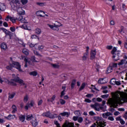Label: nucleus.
I'll use <instances>...</instances> for the list:
<instances>
[{"mask_svg":"<svg viewBox=\"0 0 127 127\" xmlns=\"http://www.w3.org/2000/svg\"><path fill=\"white\" fill-rule=\"evenodd\" d=\"M12 77L13 78V79H11V81H9V80H8V79L7 78H1V77L0 76V83L2 84V83L4 82L11 86H16V83L15 82H17V83H19L22 85V86H24L25 85L24 81H23V80L22 79H19V77H18L17 76H15V74H13Z\"/></svg>","mask_w":127,"mask_h":127,"instance_id":"nucleus-1","label":"nucleus"},{"mask_svg":"<svg viewBox=\"0 0 127 127\" xmlns=\"http://www.w3.org/2000/svg\"><path fill=\"white\" fill-rule=\"evenodd\" d=\"M95 121H96V124L94 123L90 127H105L107 126V123L103 121V119L101 117H95L94 118Z\"/></svg>","mask_w":127,"mask_h":127,"instance_id":"nucleus-2","label":"nucleus"},{"mask_svg":"<svg viewBox=\"0 0 127 127\" xmlns=\"http://www.w3.org/2000/svg\"><path fill=\"white\" fill-rule=\"evenodd\" d=\"M53 24L54 25H50V24H48L47 25L51 29H52V30H55L56 31H59V27L63 26V25L58 21H55V23Z\"/></svg>","mask_w":127,"mask_h":127,"instance_id":"nucleus-3","label":"nucleus"},{"mask_svg":"<svg viewBox=\"0 0 127 127\" xmlns=\"http://www.w3.org/2000/svg\"><path fill=\"white\" fill-rule=\"evenodd\" d=\"M111 54L113 55L114 60H115V61H118V60L119 59V58L120 57L121 52L117 50V48L114 47L111 51Z\"/></svg>","mask_w":127,"mask_h":127,"instance_id":"nucleus-4","label":"nucleus"},{"mask_svg":"<svg viewBox=\"0 0 127 127\" xmlns=\"http://www.w3.org/2000/svg\"><path fill=\"white\" fill-rule=\"evenodd\" d=\"M24 61L25 62V64L24 65V67H27L28 65H32V63H33V62H38V61L35 60V57L34 56L32 57L31 60L27 57H26L25 58Z\"/></svg>","mask_w":127,"mask_h":127,"instance_id":"nucleus-5","label":"nucleus"},{"mask_svg":"<svg viewBox=\"0 0 127 127\" xmlns=\"http://www.w3.org/2000/svg\"><path fill=\"white\" fill-rule=\"evenodd\" d=\"M90 107L97 112H100V110H102L103 112H105L106 111L105 109H104L103 105H101V104L98 103H96L95 104L91 105Z\"/></svg>","mask_w":127,"mask_h":127,"instance_id":"nucleus-6","label":"nucleus"},{"mask_svg":"<svg viewBox=\"0 0 127 127\" xmlns=\"http://www.w3.org/2000/svg\"><path fill=\"white\" fill-rule=\"evenodd\" d=\"M43 117H46L47 118H49L50 119H54L57 117V115L55 114H52L49 112H44L42 114Z\"/></svg>","mask_w":127,"mask_h":127,"instance_id":"nucleus-7","label":"nucleus"},{"mask_svg":"<svg viewBox=\"0 0 127 127\" xmlns=\"http://www.w3.org/2000/svg\"><path fill=\"white\" fill-rule=\"evenodd\" d=\"M12 65L13 67H14L15 68H16V69L18 70L19 72H23V71H22V69H21V65H20V64H19L18 62H13L12 63Z\"/></svg>","mask_w":127,"mask_h":127,"instance_id":"nucleus-8","label":"nucleus"},{"mask_svg":"<svg viewBox=\"0 0 127 127\" xmlns=\"http://www.w3.org/2000/svg\"><path fill=\"white\" fill-rule=\"evenodd\" d=\"M119 66L127 68V60L122 59L120 63H118Z\"/></svg>","mask_w":127,"mask_h":127,"instance_id":"nucleus-9","label":"nucleus"},{"mask_svg":"<svg viewBox=\"0 0 127 127\" xmlns=\"http://www.w3.org/2000/svg\"><path fill=\"white\" fill-rule=\"evenodd\" d=\"M21 28L22 29H25V30H31V27L29 25L26 24H24L23 25L20 26Z\"/></svg>","mask_w":127,"mask_h":127,"instance_id":"nucleus-10","label":"nucleus"},{"mask_svg":"<svg viewBox=\"0 0 127 127\" xmlns=\"http://www.w3.org/2000/svg\"><path fill=\"white\" fill-rule=\"evenodd\" d=\"M96 54H97L96 50H92L90 52V59L92 60L95 59V57H96Z\"/></svg>","mask_w":127,"mask_h":127,"instance_id":"nucleus-11","label":"nucleus"},{"mask_svg":"<svg viewBox=\"0 0 127 127\" xmlns=\"http://www.w3.org/2000/svg\"><path fill=\"white\" fill-rule=\"evenodd\" d=\"M98 84H106L108 82V80L106 78H100L98 80Z\"/></svg>","mask_w":127,"mask_h":127,"instance_id":"nucleus-12","label":"nucleus"},{"mask_svg":"<svg viewBox=\"0 0 127 127\" xmlns=\"http://www.w3.org/2000/svg\"><path fill=\"white\" fill-rule=\"evenodd\" d=\"M36 14L38 16H40L41 17H42L44 16V14H45V12H44L43 11H38L36 12Z\"/></svg>","mask_w":127,"mask_h":127,"instance_id":"nucleus-13","label":"nucleus"},{"mask_svg":"<svg viewBox=\"0 0 127 127\" xmlns=\"http://www.w3.org/2000/svg\"><path fill=\"white\" fill-rule=\"evenodd\" d=\"M9 19H10V20H11V21L13 23H15L16 20L15 19H14L13 17H11V16H7V17L5 19V20H6V21H8Z\"/></svg>","mask_w":127,"mask_h":127,"instance_id":"nucleus-14","label":"nucleus"},{"mask_svg":"<svg viewBox=\"0 0 127 127\" xmlns=\"http://www.w3.org/2000/svg\"><path fill=\"white\" fill-rule=\"evenodd\" d=\"M116 120L117 122H120L121 125H125V124H126L125 121H124V120H123L120 117L116 118Z\"/></svg>","mask_w":127,"mask_h":127,"instance_id":"nucleus-15","label":"nucleus"},{"mask_svg":"<svg viewBox=\"0 0 127 127\" xmlns=\"http://www.w3.org/2000/svg\"><path fill=\"white\" fill-rule=\"evenodd\" d=\"M33 127H36L37 125H38V122H37V120H36V118H34L33 120H32L31 122Z\"/></svg>","mask_w":127,"mask_h":127,"instance_id":"nucleus-16","label":"nucleus"},{"mask_svg":"<svg viewBox=\"0 0 127 127\" xmlns=\"http://www.w3.org/2000/svg\"><path fill=\"white\" fill-rule=\"evenodd\" d=\"M19 20L21 21L22 23H28L27 20L25 19V18H23L22 16H20L19 18Z\"/></svg>","mask_w":127,"mask_h":127,"instance_id":"nucleus-17","label":"nucleus"},{"mask_svg":"<svg viewBox=\"0 0 127 127\" xmlns=\"http://www.w3.org/2000/svg\"><path fill=\"white\" fill-rule=\"evenodd\" d=\"M56 99V95H53L51 99H48V102H51L52 104H54V101Z\"/></svg>","mask_w":127,"mask_h":127,"instance_id":"nucleus-18","label":"nucleus"},{"mask_svg":"<svg viewBox=\"0 0 127 127\" xmlns=\"http://www.w3.org/2000/svg\"><path fill=\"white\" fill-rule=\"evenodd\" d=\"M5 5H4V4L0 3V11L5 10Z\"/></svg>","mask_w":127,"mask_h":127,"instance_id":"nucleus-19","label":"nucleus"},{"mask_svg":"<svg viewBox=\"0 0 127 127\" xmlns=\"http://www.w3.org/2000/svg\"><path fill=\"white\" fill-rule=\"evenodd\" d=\"M1 49L3 50H6L7 49V45L5 43H3L1 44Z\"/></svg>","mask_w":127,"mask_h":127,"instance_id":"nucleus-20","label":"nucleus"},{"mask_svg":"<svg viewBox=\"0 0 127 127\" xmlns=\"http://www.w3.org/2000/svg\"><path fill=\"white\" fill-rule=\"evenodd\" d=\"M5 119H6L7 120H8L9 121H10V120H13L15 119V115H9L7 117H5Z\"/></svg>","mask_w":127,"mask_h":127,"instance_id":"nucleus-21","label":"nucleus"},{"mask_svg":"<svg viewBox=\"0 0 127 127\" xmlns=\"http://www.w3.org/2000/svg\"><path fill=\"white\" fill-rule=\"evenodd\" d=\"M27 121H31V120H34V118H33V116L32 114L28 115L26 116Z\"/></svg>","mask_w":127,"mask_h":127,"instance_id":"nucleus-22","label":"nucleus"},{"mask_svg":"<svg viewBox=\"0 0 127 127\" xmlns=\"http://www.w3.org/2000/svg\"><path fill=\"white\" fill-rule=\"evenodd\" d=\"M19 119L20 122H21V123H23V122H24V121H25V116L20 115L19 116Z\"/></svg>","mask_w":127,"mask_h":127,"instance_id":"nucleus-23","label":"nucleus"},{"mask_svg":"<svg viewBox=\"0 0 127 127\" xmlns=\"http://www.w3.org/2000/svg\"><path fill=\"white\" fill-rule=\"evenodd\" d=\"M110 116H112V114L111 113H109V112H107L106 113H104L102 115V117H103V118H104V119H107V118H108V117H109Z\"/></svg>","mask_w":127,"mask_h":127,"instance_id":"nucleus-24","label":"nucleus"},{"mask_svg":"<svg viewBox=\"0 0 127 127\" xmlns=\"http://www.w3.org/2000/svg\"><path fill=\"white\" fill-rule=\"evenodd\" d=\"M12 114H15L16 112H17V108H16V106L13 105L12 106Z\"/></svg>","mask_w":127,"mask_h":127,"instance_id":"nucleus-25","label":"nucleus"},{"mask_svg":"<svg viewBox=\"0 0 127 127\" xmlns=\"http://www.w3.org/2000/svg\"><path fill=\"white\" fill-rule=\"evenodd\" d=\"M60 116H61L63 118V117H69L70 116V113L68 112H64L60 114Z\"/></svg>","mask_w":127,"mask_h":127,"instance_id":"nucleus-26","label":"nucleus"},{"mask_svg":"<svg viewBox=\"0 0 127 127\" xmlns=\"http://www.w3.org/2000/svg\"><path fill=\"white\" fill-rule=\"evenodd\" d=\"M42 32V31H41V29L37 28L35 30V33L36 34H41V33Z\"/></svg>","mask_w":127,"mask_h":127,"instance_id":"nucleus-27","label":"nucleus"},{"mask_svg":"<svg viewBox=\"0 0 127 127\" xmlns=\"http://www.w3.org/2000/svg\"><path fill=\"white\" fill-rule=\"evenodd\" d=\"M88 53H84L83 54V56L82 58L83 61H86V60H87V59H88Z\"/></svg>","mask_w":127,"mask_h":127,"instance_id":"nucleus-28","label":"nucleus"},{"mask_svg":"<svg viewBox=\"0 0 127 127\" xmlns=\"http://www.w3.org/2000/svg\"><path fill=\"white\" fill-rule=\"evenodd\" d=\"M15 96V93L13 92L11 94H10L8 96V100L10 101V100H12L13 98H14V96Z\"/></svg>","mask_w":127,"mask_h":127,"instance_id":"nucleus-29","label":"nucleus"},{"mask_svg":"<svg viewBox=\"0 0 127 127\" xmlns=\"http://www.w3.org/2000/svg\"><path fill=\"white\" fill-rule=\"evenodd\" d=\"M44 46H43V45H39L38 44H37V48H36V49H38V50H42V49H44Z\"/></svg>","mask_w":127,"mask_h":127,"instance_id":"nucleus-30","label":"nucleus"},{"mask_svg":"<svg viewBox=\"0 0 127 127\" xmlns=\"http://www.w3.org/2000/svg\"><path fill=\"white\" fill-rule=\"evenodd\" d=\"M107 89H108V87L107 86H103L102 87V89L104 90L102 91L104 94H107V93H108V90H107Z\"/></svg>","mask_w":127,"mask_h":127,"instance_id":"nucleus-31","label":"nucleus"},{"mask_svg":"<svg viewBox=\"0 0 127 127\" xmlns=\"http://www.w3.org/2000/svg\"><path fill=\"white\" fill-rule=\"evenodd\" d=\"M37 5H39L40 6H45L46 5V2H37Z\"/></svg>","mask_w":127,"mask_h":127,"instance_id":"nucleus-32","label":"nucleus"},{"mask_svg":"<svg viewBox=\"0 0 127 127\" xmlns=\"http://www.w3.org/2000/svg\"><path fill=\"white\" fill-rule=\"evenodd\" d=\"M20 2H21L23 5H25L28 2V0H20Z\"/></svg>","mask_w":127,"mask_h":127,"instance_id":"nucleus-33","label":"nucleus"},{"mask_svg":"<svg viewBox=\"0 0 127 127\" xmlns=\"http://www.w3.org/2000/svg\"><path fill=\"white\" fill-rule=\"evenodd\" d=\"M29 74L31 76H37V72L36 71H32L29 73Z\"/></svg>","mask_w":127,"mask_h":127,"instance_id":"nucleus-34","label":"nucleus"},{"mask_svg":"<svg viewBox=\"0 0 127 127\" xmlns=\"http://www.w3.org/2000/svg\"><path fill=\"white\" fill-rule=\"evenodd\" d=\"M1 30L2 31H3V32H4V33H5V34H7V33H8V31H7V30H6V29H5V28H0V31H1Z\"/></svg>","mask_w":127,"mask_h":127,"instance_id":"nucleus-35","label":"nucleus"},{"mask_svg":"<svg viewBox=\"0 0 127 127\" xmlns=\"http://www.w3.org/2000/svg\"><path fill=\"white\" fill-rule=\"evenodd\" d=\"M111 72H113V67L112 66H109L108 67L107 70V73H111Z\"/></svg>","mask_w":127,"mask_h":127,"instance_id":"nucleus-36","label":"nucleus"},{"mask_svg":"<svg viewBox=\"0 0 127 127\" xmlns=\"http://www.w3.org/2000/svg\"><path fill=\"white\" fill-rule=\"evenodd\" d=\"M51 66H52L53 68H59V67H60V65H59V64H52Z\"/></svg>","mask_w":127,"mask_h":127,"instance_id":"nucleus-37","label":"nucleus"},{"mask_svg":"<svg viewBox=\"0 0 127 127\" xmlns=\"http://www.w3.org/2000/svg\"><path fill=\"white\" fill-rule=\"evenodd\" d=\"M13 67V65H12V64H10L9 65H7L6 66V69H7V70H11Z\"/></svg>","mask_w":127,"mask_h":127,"instance_id":"nucleus-38","label":"nucleus"},{"mask_svg":"<svg viewBox=\"0 0 127 127\" xmlns=\"http://www.w3.org/2000/svg\"><path fill=\"white\" fill-rule=\"evenodd\" d=\"M28 99H29L28 95L25 96L24 97V102L27 103V102L28 101Z\"/></svg>","mask_w":127,"mask_h":127,"instance_id":"nucleus-39","label":"nucleus"},{"mask_svg":"<svg viewBox=\"0 0 127 127\" xmlns=\"http://www.w3.org/2000/svg\"><path fill=\"white\" fill-rule=\"evenodd\" d=\"M86 86V83H83L79 88V91H82V90L84 89V88Z\"/></svg>","mask_w":127,"mask_h":127,"instance_id":"nucleus-40","label":"nucleus"},{"mask_svg":"<svg viewBox=\"0 0 127 127\" xmlns=\"http://www.w3.org/2000/svg\"><path fill=\"white\" fill-rule=\"evenodd\" d=\"M23 53L25 54V55H28V50L26 49H23Z\"/></svg>","mask_w":127,"mask_h":127,"instance_id":"nucleus-41","label":"nucleus"},{"mask_svg":"<svg viewBox=\"0 0 127 127\" xmlns=\"http://www.w3.org/2000/svg\"><path fill=\"white\" fill-rule=\"evenodd\" d=\"M29 45L30 46V47H35V48L36 49V48H37V44H33L32 43H29Z\"/></svg>","mask_w":127,"mask_h":127,"instance_id":"nucleus-42","label":"nucleus"},{"mask_svg":"<svg viewBox=\"0 0 127 127\" xmlns=\"http://www.w3.org/2000/svg\"><path fill=\"white\" fill-rule=\"evenodd\" d=\"M74 115L77 116V117H79V116H81V113L80 112V111H75L74 112Z\"/></svg>","mask_w":127,"mask_h":127,"instance_id":"nucleus-43","label":"nucleus"},{"mask_svg":"<svg viewBox=\"0 0 127 127\" xmlns=\"http://www.w3.org/2000/svg\"><path fill=\"white\" fill-rule=\"evenodd\" d=\"M116 81H117V80H116V79L113 78V79H111V80L110 81V83L112 85H116Z\"/></svg>","mask_w":127,"mask_h":127,"instance_id":"nucleus-44","label":"nucleus"},{"mask_svg":"<svg viewBox=\"0 0 127 127\" xmlns=\"http://www.w3.org/2000/svg\"><path fill=\"white\" fill-rule=\"evenodd\" d=\"M60 103L61 105H65L66 104V101L64 99H60Z\"/></svg>","mask_w":127,"mask_h":127,"instance_id":"nucleus-45","label":"nucleus"},{"mask_svg":"<svg viewBox=\"0 0 127 127\" xmlns=\"http://www.w3.org/2000/svg\"><path fill=\"white\" fill-rule=\"evenodd\" d=\"M18 43L19 44L22 45L23 47H25V44H24L23 41H22V40H19Z\"/></svg>","mask_w":127,"mask_h":127,"instance_id":"nucleus-46","label":"nucleus"},{"mask_svg":"<svg viewBox=\"0 0 127 127\" xmlns=\"http://www.w3.org/2000/svg\"><path fill=\"white\" fill-rule=\"evenodd\" d=\"M34 101L31 100L30 101V103L29 104V107H32L33 106H34Z\"/></svg>","mask_w":127,"mask_h":127,"instance_id":"nucleus-47","label":"nucleus"},{"mask_svg":"<svg viewBox=\"0 0 127 127\" xmlns=\"http://www.w3.org/2000/svg\"><path fill=\"white\" fill-rule=\"evenodd\" d=\"M66 91H62L61 93V98H63L64 96Z\"/></svg>","mask_w":127,"mask_h":127,"instance_id":"nucleus-48","label":"nucleus"},{"mask_svg":"<svg viewBox=\"0 0 127 127\" xmlns=\"http://www.w3.org/2000/svg\"><path fill=\"white\" fill-rule=\"evenodd\" d=\"M42 103H43V100L42 99H40L38 102V105L41 106L42 105Z\"/></svg>","mask_w":127,"mask_h":127,"instance_id":"nucleus-49","label":"nucleus"},{"mask_svg":"<svg viewBox=\"0 0 127 127\" xmlns=\"http://www.w3.org/2000/svg\"><path fill=\"white\" fill-rule=\"evenodd\" d=\"M90 89L92 92H95V91H94V90H97V88H96V87L93 85H91V87H90Z\"/></svg>","mask_w":127,"mask_h":127,"instance_id":"nucleus-50","label":"nucleus"},{"mask_svg":"<svg viewBox=\"0 0 127 127\" xmlns=\"http://www.w3.org/2000/svg\"><path fill=\"white\" fill-rule=\"evenodd\" d=\"M109 97V94H105L103 95H101V98H103V99H107Z\"/></svg>","mask_w":127,"mask_h":127,"instance_id":"nucleus-51","label":"nucleus"},{"mask_svg":"<svg viewBox=\"0 0 127 127\" xmlns=\"http://www.w3.org/2000/svg\"><path fill=\"white\" fill-rule=\"evenodd\" d=\"M77 121L78 122V123H82V122H83V118L82 117H79L78 119H77Z\"/></svg>","mask_w":127,"mask_h":127,"instance_id":"nucleus-52","label":"nucleus"},{"mask_svg":"<svg viewBox=\"0 0 127 127\" xmlns=\"http://www.w3.org/2000/svg\"><path fill=\"white\" fill-rule=\"evenodd\" d=\"M34 54L36 55H37V56H39L40 57H42V56L39 54V53L36 52V51H34Z\"/></svg>","mask_w":127,"mask_h":127,"instance_id":"nucleus-53","label":"nucleus"},{"mask_svg":"<svg viewBox=\"0 0 127 127\" xmlns=\"http://www.w3.org/2000/svg\"><path fill=\"white\" fill-rule=\"evenodd\" d=\"M111 67H112V68H116V67H118V64H111Z\"/></svg>","mask_w":127,"mask_h":127,"instance_id":"nucleus-54","label":"nucleus"},{"mask_svg":"<svg viewBox=\"0 0 127 127\" xmlns=\"http://www.w3.org/2000/svg\"><path fill=\"white\" fill-rule=\"evenodd\" d=\"M89 114L90 116H95L96 115V113L93 111H90L89 112Z\"/></svg>","mask_w":127,"mask_h":127,"instance_id":"nucleus-55","label":"nucleus"},{"mask_svg":"<svg viewBox=\"0 0 127 127\" xmlns=\"http://www.w3.org/2000/svg\"><path fill=\"white\" fill-rule=\"evenodd\" d=\"M32 39H36V38H38V37L36 35H33L31 36Z\"/></svg>","mask_w":127,"mask_h":127,"instance_id":"nucleus-56","label":"nucleus"},{"mask_svg":"<svg viewBox=\"0 0 127 127\" xmlns=\"http://www.w3.org/2000/svg\"><path fill=\"white\" fill-rule=\"evenodd\" d=\"M10 30L12 32H14L15 31V28L14 27H11Z\"/></svg>","mask_w":127,"mask_h":127,"instance_id":"nucleus-57","label":"nucleus"},{"mask_svg":"<svg viewBox=\"0 0 127 127\" xmlns=\"http://www.w3.org/2000/svg\"><path fill=\"white\" fill-rule=\"evenodd\" d=\"M75 81H72L71 85V89H73L74 88V86H75Z\"/></svg>","mask_w":127,"mask_h":127,"instance_id":"nucleus-58","label":"nucleus"},{"mask_svg":"<svg viewBox=\"0 0 127 127\" xmlns=\"http://www.w3.org/2000/svg\"><path fill=\"white\" fill-rule=\"evenodd\" d=\"M122 8H123V10H126L127 9V7H126L125 4H122Z\"/></svg>","mask_w":127,"mask_h":127,"instance_id":"nucleus-59","label":"nucleus"},{"mask_svg":"<svg viewBox=\"0 0 127 127\" xmlns=\"http://www.w3.org/2000/svg\"><path fill=\"white\" fill-rule=\"evenodd\" d=\"M116 24V22L114 20H111L110 21V25H115Z\"/></svg>","mask_w":127,"mask_h":127,"instance_id":"nucleus-60","label":"nucleus"},{"mask_svg":"<svg viewBox=\"0 0 127 127\" xmlns=\"http://www.w3.org/2000/svg\"><path fill=\"white\" fill-rule=\"evenodd\" d=\"M106 48L107 49H108V50H111L113 49V47L112 46H107Z\"/></svg>","mask_w":127,"mask_h":127,"instance_id":"nucleus-61","label":"nucleus"},{"mask_svg":"<svg viewBox=\"0 0 127 127\" xmlns=\"http://www.w3.org/2000/svg\"><path fill=\"white\" fill-rule=\"evenodd\" d=\"M86 53H87V55H89V49H90V48H89V47H86Z\"/></svg>","mask_w":127,"mask_h":127,"instance_id":"nucleus-62","label":"nucleus"},{"mask_svg":"<svg viewBox=\"0 0 127 127\" xmlns=\"http://www.w3.org/2000/svg\"><path fill=\"white\" fill-rule=\"evenodd\" d=\"M94 95L93 94H87L86 95V98H92Z\"/></svg>","mask_w":127,"mask_h":127,"instance_id":"nucleus-63","label":"nucleus"},{"mask_svg":"<svg viewBox=\"0 0 127 127\" xmlns=\"http://www.w3.org/2000/svg\"><path fill=\"white\" fill-rule=\"evenodd\" d=\"M58 119H59V121H60L61 122L63 120V116H62L61 115H60V116L58 117Z\"/></svg>","mask_w":127,"mask_h":127,"instance_id":"nucleus-64","label":"nucleus"}]
</instances>
